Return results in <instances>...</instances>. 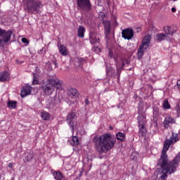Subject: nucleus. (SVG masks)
I'll return each instance as SVG.
<instances>
[{"mask_svg": "<svg viewBox=\"0 0 180 180\" xmlns=\"http://www.w3.org/2000/svg\"><path fill=\"white\" fill-rule=\"evenodd\" d=\"M179 141L178 134L172 132L169 139H166L164 143L163 149L162 150V155L159 160L158 165L161 167L162 174L159 178V180H167L168 175L167 174H174L178 168V164L180 162V156H176L172 162L168 163V155L167 151L169 148L171 144H175L176 141Z\"/></svg>", "mask_w": 180, "mask_h": 180, "instance_id": "nucleus-1", "label": "nucleus"}, {"mask_svg": "<svg viewBox=\"0 0 180 180\" xmlns=\"http://www.w3.org/2000/svg\"><path fill=\"white\" fill-rule=\"evenodd\" d=\"M93 143L96 151H97L100 155H102V154H106L108 151H110V150L115 147L116 138L110 134L96 135L93 138Z\"/></svg>", "mask_w": 180, "mask_h": 180, "instance_id": "nucleus-2", "label": "nucleus"}, {"mask_svg": "<svg viewBox=\"0 0 180 180\" xmlns=\"http://www.w3.org/2000/svg\"><path fill=\"white\" fill-rule=\"evenodd\" d=\"M62 88L63 82L57 77L49 79L47 82L41 86V89L46 96L51 95L56 89H62Z\"/></svg>", "mask_w": 180, "mask_h": 180, "instance_id": "nucleus-3", "label": "nucleus"}, {"mask_svg": "<svg viewBox=\"0 0 180 180\" xmlns=\"http://www.w3.org/2000/svg\"><path fill=\"white\" fill-rule=\"evenodd\" d=\"M23 6L28 13L36 15V13H40L43 4L39 0H24Z\"/></svg>", "mask_w": 180, "mask_h": 180, "instance_id": "nucleus-4", "label": "nucleus"}, {"mask_svg": "<svg viewBox=\"0 0 180 180\" xmlns=\"http://www.w3.org/2000/svg\"><path fill=\"white\" fill-rule=\"evenodd\" d=\"M12 31H6L0 28V49H5L8 41H11V37H12Z\"/></svg>", "mask_w": 180, "mask_h": 180, "instance_id": "nucleus-5", "label": "nucleus"}, {"mask_svg": "<svg viewBox=\"0 0 180 180\" xmlns=\"http://www.w3.org/2000/svg\"><path fill=\"white\" fill-rule=\"evenodd\" d=\"M137 120L139 127V134L144 136H146V133H147V130L146 129V123H147L146 113H140L138 116Z\"/></svg>", "mask_w": 180, "mask_h": 180, "instance_id": "nucleus-6", "label": "nucleus"}, {"mask_svg": "<svg viewBox=\"0 0 180 180\" xmlns=\"http://www.w3.org/2000/svg\"><path fill=\"white\" fill-rule=\"evenodd\" d=\"M151 40V35H146L142 40V44L138 50V56H142L144 50H147L150 47V41Z\"/></svg>", "mask_w": 180, "mask_h": 180, "instance_id": "nucleus-7", "label": "nucleus"}, {"mask_svg": "<svg viewBox=\"0 0 180 180\" xmlns=\"http://www.w3.org/2000/svg\"><path fill=\"white\" fill-rule=\"evenodd\" d=\"M77 6L83 11H91V1L89 0H77Z\"/></svg>", "mask_w": 180, "mask_h": 180, "instance_id": "nucleus-8", "label": "nucleus"}, {"mask_svg": "<svg viewBox=\"0 0 180 180\" xmlns=\"http://www.w3.org/2000/svg\"><path fill=\"white\" fill-rule=\"evenodd\" d=\"M89 41L91 44H99L101 41V35L95 32H90Z\"/></svg>", "mask_w": 180, "mask_h": 180, "instance_id": "nucleus-9", "label": "nucleus"}, {"mask_svg": "<svg viewBox=\"0 0 180 180\" xmlns=\"http://www.w3.org/2000/svg\"><path fill=\"white\" fill-rule=\"evenodd\" d=\"M76 119H77V115H75V112H70L67 116L66 120L72 131H74V124L75 123Z\"/></svg>", "mask_w": 180, "mask_h": 180, "instance_id": "nucleus-10", "label": "nucleus"}, {"mask_svg": "<svg viewBox=\"0 0 180 180\" xmlns=\"http://www.w3.org/2000/svg\"><path fill=\"white\" fill-rule=\"evenodd\" d=\"M122 37L123 39H125L127 40H130L131 39H133V36L134 33L133 32V30L128 28L123 30L122 32Z\"/></svg>", "mask_w": 180, "mask_h": 180, "instance_id": "nucleus-11", "label": "nucleus"}, {"mask_svg": "<svg viewBox=\"0 0 180 180\" xmlns=\"http://www.w3.org/2000/svg\"><path fill=\"white\" fill-rule=\"evenodd\" d=\"M176 120L172 117L171 115H168L166 117H165L164 122H163V126L165 129H168L169 127V124H175Z\"/></svg>", "mask_w": 180, "mask_h": 180, "instance_id": "nucleus-12", "label": "nucleus"}, {"mask_svg": "<svg viewBox=\"0 0 180 180\" xmlns=\"http://www.w3.org/2000/svg\"><path fill=\"white\" fill-rule=\"evenodd\" d=\"M30 94H32V86H25L21 91V98H25V96H27V95H30Z\"/></svg>", "mask_w": 180, "mask_h": 180, "instance_id": "nucleus-13", "label": "nucleus"}, {"mask_svg": "<svg viewBox=\"0 0 180 180\" xmlns=\"http://www.w3.org/2000/svg\"><path fill=\"white\" fill-rule=\"evenodd\" d=\"M124 64H130V60L129 59H124L122 60V65L119 64V63H116V67H117V72L120 75V72H122V70H123V68L124 67Z\"/></svg>", "mask_w": 180, "mask_h": 180, "instance_id": "nucleus-14", "label": "nucleus"}, {"mask_svg": "<svg viewBox=\"0 0 180 180\" xmlns=\"http://www.w3.org/2000/svg\"><path fill=\"white\" fill-rule=\"evenodd\" d=\"M68 95H69L70 98H73L74 99H75V98L78 97L79 93H78V91L76 90V89L69 88L68 89Z\"/></svg>", "mask_w": 180, "mask_h": 180, "instance_id": "nucleus-15", "label": "nucleus"}, {"mask_svg": "<svg viewBox=\"0 0 180 180\" xmlns=\"http://www.w3.org/2000/svg\"><path fill=\"white\" fill-rule=\"evenodd\" d=\"M9 78H11V76H9V72H0L1 82H5V81H9Z\"/></svg>", "mask_w": 180, "mask_h": 180, "instance_id": "nucleus-16", "label": "nucleus"}, {"mask_svg": "<svg viewBox=\"0 0 180 180\" xmlns=\"http://www.w3.org/2000/svg\"><path fill=\"white\" fill-rule=\"evenodd\" d=\"M58 47L59 52L62 56H68V51H67V47H65V46L58 44Z\"/></svg>", "mask_w": 180, "mask_h": 180, "instance_id": "nucleus-17", "label": "nucleus"}, {"mask_svg": "<svg viewBox=\"0 0 180 180\" xmlns=\"http://www.w3.org/2000/svg\"><path fill=\"white\" fill-rule=\"evenodd\" d=\"M33 160V153L32 151H28L25 153L24 161L25 162H29Z\"/></svg>", "mask_w": 180, "mask_h": 180, "instance_id": "nucleus-18", "label": "nucleus"}, {"mask_svg": "<svg viewBox=\"0 0 180 180\" xmlns=\"http://www.w3.org/2000/svg\"><path fill=\"white\" fill-rule=\"evenodd\" d=\"M150 130L153 131V134H157V133H158V124H157V122L154 121L151 124Z\"/></svg>", "mask_w": 180, "mask_h": 180, "instance_id": "nucleus-19", "label": "nucleus"}, {"mask_svg": "<svg viewBox=\"0 0 180 180\" xmlns=\"http://www.w3.org/2000/svg\"><path fill=\"white\" fill-rule=\"evenodd\" d=\"M164 31L166 33V34H169L170 36H172L174 33H175V30L172 29V27L169 26H167L164 28Z\"/></svg>", "mask_w": 180, "mask_h": 180, "instance_id": "nucleus-20", "label": "nucleus"}, {"mask_svg": "<svg viewBox=\"0 0 180 180\" xmlns=\"http://www.w3.org/2000/svg\"><path fill=\"white\" fill-rule=\"evenodd\" d=\"M53 175L54 176V179H56V180H61L63 178V173H61V172H60V171L54 172L53 173Z\"/></svg>", "mask_w": 180, "mask_h": 180, "instance_id": "nucleus-21", "label": "nucleus"}, {"mask_svg": "<svg viewBox=\"0 0 180 180\" xmlns=\"http://www.w3.org/2000/svg\"><path fill=\"white\" fill-rule=\"evenodd\" d=\"M71 146L74 147L75 146H78L79 144V139H78V136H73L72 141H70Z\"/></svg>", "mask_w": 180, "mask_h": 180, "instance_id": "nucleus-22", "label": "nucleus"}, {"mask_svg": "<svg viewBox=\"0 0 180 180\" xmlns=\"http://www.w3.org/2000/svg\"><path fill=\"white\" fill-rule=\"evenodd\" d=\"M41 117L43 120H50V114L46 111H42L41 112Z\"/></svg>", "mask_w": 180, "mask_h": 180, "instance_id": "nucleus-23", "label": "nucleus"}, {"mask_svg": "<svg viewBox=\"0 0 180 180\" xmlns=\"http://www.w3.org/2000/svg\"><path fill=\"white\" fill-rule=\"evenodd\" d=\"M77 32V36H79V37H84L85 33V27H84L83 26H79Z\"/></svg>", "mask_w": 180, "mask_h": 180, "instance_id": "nucleus-24", "label": "nucleus"}, {"mask_svg": "<svg viewBox=\"0 0 180 180\" xmlns=\"http://www.w3.org/2000/svg\"><path fill=\"white\" fill-rule=\"evenodd\" d=\"M116 137L117 140H120V141H124L126 140V136L124 133L118 132L116 134Z\"/></svg>", "mask_w": 180, "mask_h": 180, "instance_id": "nucleus-25", "label": "nucleus"}, {"mask_svg": "<svg viewBox=\"0 0 180 180\" xmlns=\"http://www.w3.org/2000/svg\"><path fill=\"white\" fill-rule=\"evenodd\" d=\"M158 41H162V40H165L167 38V34L164 33L158 34L156 35Z\"/></svg>", "mask_w": 180, "mask_h": 180, "instance_id": "nucleus-26", "label": "nucleus"}, {"mask_svg": "<svg viewBox=\"0 0 180 180\" xmlns=\"http://www.w3.org/2000/svg\"><path fill=\"white\" fill-rule=\"evenodd\" d=\"M104 27L106 33H110V22L104 21Z\"/></svg>", "mask_w": 180, "mask_h": 180, "instance_id": "nucleus-27", "label": "nucleus"}, {"mask_svg": "<svg viewBox=\"0 0 180 180\" xmlns=\"http://www.w3.org/2000/svg\"><path fill=\"white\" fill-rule=\"evenodd\" d=\"M7 105L10 109H15V108H16V105H18V102L9 101Z\"/></svg>", "mask_w": 180, "mask_h": 180, "instance_id": "nucleus-28", "label": "nucleus"}, {"mask_svg": "<svg viewBox=\"0 0 180 180\" xmlns=\"http://www.w3.org/2000/svg\"><path fill=\"white\" fill-rule=\"evenodd\" d=\"M160 115V108L158 107H154L153 108V117L157 119L158 116Z\"/></svg>", "mask_w": 180, "mask_h": 180, "instance_id": "nucleus-29", "label": "nucleus"}, {"mask_svg": "<svg viewBox=\"0 0 180 180\" xmlns=\"http://www.w3.org/2000/svg\"><path fill=\"white\" fill-rule=\"evenodd\" d=\"M163 108L165 109H171V105H169V103L168 102V100H165L163 103Z\"/></svg>", "mask_w": 180, "mask_h": 180, "instance_id": "nucleus-30", "label": "nucleus"}, {"mask_svg": "<svg viewBox=\"0 0 180 180\" xmlns=\"http://www.w3.org/2000/svg\"><path fill=\"white\" fill-rule=\"evenodd\" d=\"M34 79L32 81L33 85H37L39 84V80L37 79V74H33Z\"/></svg>", "mask_w": 180, "mask_h": 180, "instance_id": "nucleus-31", "label": "nucleus"}, {"mask_svg": "<svg viewBox=\"0 0 180 180\" xmlns=\"http://www.w3.org/2000/svg\"><path fill=\"white\" fill-rule=\"evenodd\" d=\"M75 63H78L79 65L82 64L83 63H85V60H84L82 58H75Z\"/></svg>", "mask_w": 180, "mask_h": 180, "instance_id": "nucleus-32", "label": "nucleus"}, {"mask_svg": "<svg viewBox=\"0 0 180 180\" xmlns=\"http://www.w3.org/2000/svg\"><path fill=\"white\" fill-rule=\"evenodd\" d=\"M93 50L94 51H95V53H101V48L99 47V46H94Z\"/></svg>", "mask_w": 180, "mask_h": 180, "instance_id": "nucleus-33", "label": "nucleus"}, {"mask_svg": "<svg viewBox=\"0 0 180 180\" xmlns=\"http://www.w3.org/2000/svg\"><path fill=\"white\" fill-rule=\"evenodd\" d=\"M112 69L111 67L107 66V68H106L107 75H110V72H112Z\"/></svg>", "mask_w": 180, "mask_h": 180, "instance_id": "nucleus-34", "label": "nucleus"}, {"mask_svg": "<svg viewBox=\"0 0 180 180\" xmlns=\"http://www.w3.org/2000/svg\"><path fill=\"white\" fill-rule=\"evenodd\" d=\"M175 110H176L178 116H179V115H180V107H179V105H176Z\"/></svg>", "mask_w": 180, "mask_h": 180, "instance_id": "nucleus-35", "label": "nucleus"}, {"mask_svg": "<svg viewBox=\"0 0 180 180\" xmlns=\"http://www.w3.org/2000/svg\"><path fill=\"white\" fill-rule=\"evenodd\" d=\"M136 155V153H133L131 155V159L133 160L134 161H136V160H137V156Z\"/></svg>", "mask_w": 180, "mask_h": 180, "instance_id": "nucleus-36", "label": "nucleus"}, {"mask_svg": "<svg viewBox=\"0 0 180 180\" xmlns=\"http://www.w3.org/2000/svg\"><path fill=\"white\" fill-rule=\"evenodd\" d=\"M21 41H22L25 44H29V40H27V39L26 38H22Z\"/></svg>", "mask_w": 180, "mask_h": 180, "instance_id": "nucleus-37", "label": "nucleus"}, {"mask_svg": "<svg viewBox=\"0 0 180 180\" xmlns=\"http://www.w3.org/2000/svg\"><path fill=\"white\" fill-rule=\"evenodd\" d=\"M53 63L54 64L56 68H57L58 67L57 65V60H53Z\"/></svg>", "mask_w": 180, "mask_h": 180, "instance_id": "nucleus-38", "label": "nucleus"}, {"mask_svg": "<svg viewBox=\"0 0 180 180\" xmlns=\"http://www.w3.org/2000/svg\"><path fill=\"white\" fill-rule=\"evenodd\" d=\"M13 162L8 163V168H13Z\"/></svg>", "mask_w": 180, "mask_h": 180, "instance_id": "nucleus-39", "label": "nucleus"}, {"mask_svg": "<svg viewBox=\"0 0 180 180\" xmlns=\"http://www.w3.org/2000/svg\"><path fill=\"white\" fill-rule=\"evenodd\" d=\"M85 105H89V100L88 98L85 99Z\"/></svg>", "mask_w": 180, "mask_h": 180, "instance_id": "nucleus-40", "label": "nucleus"}, {"mask_svg": "<svg viewBox=\"0 0 180 180\" xmlns=\"http://www.w3.org/2000/svg\"><path fill=\"white\" fill-rule=\"evenodd\" d=\"M177 86L180 89V79L177 81Z\"/></svg>", "mask_w": 180, "mask_h": 180, "instance_id": "nucleus-41", "label": "nucleus"}, {"mask_svg": "<svg viewBox=\"0 0 180 180\" xmlns=\"http://www.w3.org/2000/svg\"><path fill=\"white\" fill-rule=\"evenodd\" d=\"M44 51V48H42L41 50L39 51V54H41V51Z\"/></svg>", "mask_w": 180, "mask_h": 180, "instance_id": "nucleus-42", "label": "nucleus"}, {"mask_svg": "<svg viewBox=\"0 0 180 180\" xmlns=\"http://www.w3.org/2000/svg\"><path fill=\"white\" fill-rule=\"evenodd\" d=\"M172 12H176V8H172Z\"/></svg>", "mask_w": 180, "mask_h": 180, "instance_id": "nucleus-43", "label": "nucleus"}, {"mask_svg": "<svg viewBox=\"0 0 180 180\" xmlns=\"http://www.w3.org/2000/svg\"><path fill=\"white\" fill-rule=\"evenodd\" d=\"M112 51H109V56H110L112 57Z\"/></svg>", "mask_w": 180, "mask_h": 180, "instance_id": "nucleus-44", "label": "nucleus"}, {"mask_svg": "<svg viewBox=\"0 0 180 180\" xmlns=\"http://www.w3.org/2000/svg\"><path fill=\"white\" fill-rule=\"evenodd\" d=\"M47 65H50V63H47Z\"/></svg>", "mask_w": 180, "mask_h": 180, "instance_id": "nucleus-45", "label": "nucleus"}, {"mask_svg": "<svg viewBox=\"0 0 180 180\" xmlns=\"http://www.w3.org/2000/svg\"><path fill=\"white\" fill-rule=\"evenodd\" d=\"M174 1V2H175V1H176L177 0H173Z\"/></svg>", "mask_w": 180, "mask_h": 180, "instance_id": "nucleus-46", "label": "nucleus"}]
</instances>
